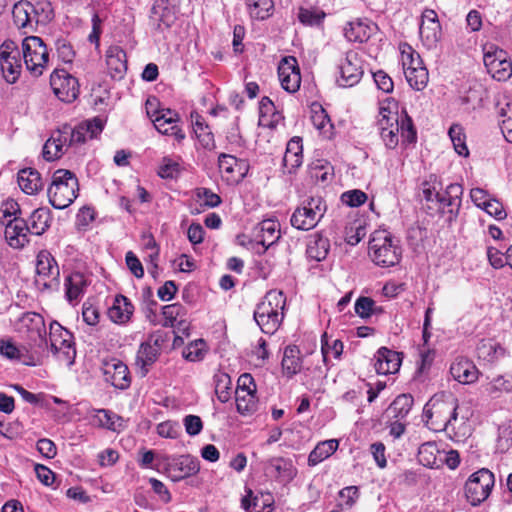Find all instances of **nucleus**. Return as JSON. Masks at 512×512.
<instances>
[{
    "instance_id": "25",
    "label": "nucleus",
    "mask_w": 512,
    "mask_h": 512,
    "mask_svg": "<svg viewBox=\"0 0 512 512\" xmlns=\"http://www.w3.org/2000/svg\"><path fill=\"white\" fill-rule=\"evenodd\" d=\"M268 468L281 483L291 482L297 475V469L292 460L283 457H274L269 460Z\"/></svg>"
},
{
    "instance_id": "41",
    "label": "nucleus",
    "mask_w": 512,
    "mask_h": 512,
    "mask_svg": "<svg viewBox=\"0 0 512 512\" xmlns=\"http://www.w3.org/2000/svg\"><path fill=\"white\" fill-rule=\"evenodd\" d=\"M397 104L392 98H387L380 103L378 125L389 124L392 121H399Z\"/></svg>"
},
{
    "instance_id": "33",
    "label": "nucleus",
    "mask_w": 512,
    "mask_h": 512,
    "mask_svg": "<svg viewBox=\"0 0 512 512\" xmlns=\"http://www.w3.org/2000/svg\"><path fill=\"white\" fill-rule=\"evenodd\" d=\"M51 215L46 208H38L34 210L29 218V231L35 235H42L50 226Z\"/></svg>"
},
{
    "instance_id": "48",
    "label": "nucleus",
    "mask_w": 512,
    "mask_h": 512,
    "mask_svg": "<svg viewBox=\"0 0 512 512\" xmlns=\"http://www.w3.org/2000/svg\"><path fill=\"white\" fill-rule=\"evenodd\" d=\"M356 314L361 318H369L375 313V301L370 297H359L354 305Z\"/></svg>"
},
{
    "instance_id": "7",
    "label": "nucleus",
    "mask_w": 512,
    "mask_h": 512,
    "mask_svg": "<svg viewBox=\"0 0 512 512\" xmlns=\"http://www.w3.org/2000/svg\"><path fill=\"white\" fill-rule=\"evenodd\" d=\"M380 136L385 146L394 149L399 143V132L403 143L416 142L417 135L412 119L404 113L399 121L379 126Z\"/></svg>"
},
{
    "instance_id": "63",
    "label": "nucleus",
    "mask_w": 512,
    "mask_h": 512,
    "mask_svg": "<svg viewBox=\"0 0 512 512\" xmlns=\"http://www.w3.org/2000/svg\"><path fill=\"white\" fill-rule=\"evenodd\" d=\"M183 424L185 426L187 434H189L190 436L198 435L203 428L201 418L196 415H187L183 419Z\"/></svg>"
},
{
    "instance_id": "23",
    "label": "nucleus",
    "mask_w": 512,
    "mask_h": 512,
    "mask_svg": "<svg viewBox=\"0 0 512 512\" xmlns=\"http://www.w3.org/2000/svg\"><path fill=\"white\" fill-rule=\"evenodd\" d=\"M258 243L268 248L280 238V224L274 219H265L254 229Z\"/></svg>"
},
{
    "instance_id": "28",
    "label": "nucleus",
    "mask_w": 512,
    "mask_h": 512,
    "mask_svg": "<svg viewBox=\"0 0 512 512\" xmlns=\"http://www.w3.org/2000/svg\"><path fill=\"white\" fill-rule=\"evenodd\" d=\"M133 311L134 306L129 299L123 295H118L108 310V316L115 323H125L130 319Z\"/></svg>"
},
{
    "instance_id": "59",
    "label": "nucleus",
    "mask_w": 512,
    "mask_h": 512,
    "mask_svg": "<svg viewBox=\"0 0 512 512\" xmlns=\"http://www.w3.org/2000/svg\"><path fill=\"white\" fill-rule=\"evenodd\" d=\"M359 496L358 488L356 486L345 487L339 492V505L351 507Z\"/></svg>"
},
{
    "instance_id": "10",
    "label": "nucleus",
    "mask_w": 512,
    "mask_h": 512,
    "mask_svg": "<svg viewBox=\"0 0 512 512\" xmlns=\"http://www.w3.org/2000/svg\"><path fill=\"white\" fill-rule=\"evenodd\" d=\"M0 69L7 83H15L22 70L20 52L17 44L12 40H6L0 46Z\"/></svg>"
},
{
    "instance_id": "54",
    "label": "nucleus",
    "mask_w": 512,
    "mask_h": 512,
    "mask_svg": "<svg viewBox=\"0 0 512 512\" xmlns=\"http://www.w3.org/2000/svg\"><path fill=\"white\" fill-rule=\"evenodd\" d=\"M157 360V354H137L135 365L137 373L144 377L149 371V367Z\"/></svg>"
},
{
    "instance_id": "64",
    "label": "nucleus",
    "mask_w": 512,
    "mask_h": 512,
    "mask_svg": "<svg viewBox=\"0 0 512 512\" xmlns=\"http://www.w3.org/2000/svg\"><path fill=\"white\" fill-rule=\"evenodd\" d=\"M300 358L296 354H284L282 368L288 375H294L300 370Z\"/></svg>"
},
{
    "instance_id": "3",
    "label": "nucleus",
    "mask_w": 512,
    "mask_h": 512,
    "mask_svg": "<svg viewBox=\"0 0 512 512\" xmlns=\"http://www.w3.org/2000/svg\"><path fill=\"white\" fill-rule=\"evenodd\" d=\"M79 183L70 170L58 169L52 175L47 194L50 204L56 209L70 206L78 196Z\"/></svg>"
},
{
    "instance_id": "8",
    "label": "nucleus",
    "mask_w": 512,
    "mask_h": 512,
    "mask_svg": "<svg viewBox=\"0 0 512 512\" xmlns=\"http://www.w3.org/2000/svg\"><path fill=\"white\" fill-rule=\"evenodd\" d=\"M483 61L488 73L498 81H505L512 76V62L503 49L494 44L483 48Z\"/></svg>"
},
{
    "instance_id": "43",
    "label": "nucleus",
    "mask_w": 512,
    "mask_h": 512,
    "mask_svg": "<svg viewBox=\"0 0 512 512\" xmlns=\"http://www.w3.org/2000/svg\"><path fill=\"white\" fill-rule=\"evenodd\" d=\"M404 74L409 85L417 91L423 90L428 84L429 74L426 67L414 70L412 69L404 72Z\"/></svg>"
},
{
    "instance_id": "2",
    "label": "nucleus",
    "mask_w": 512,
    "mask_h": 512,
    "mask_svg": "<svg viewBox=\"0 0 512 512\" xmlns=\"http://www.w3.org/2000/svg\"><path fill=\"white\" fill-rule=\"evenodd\" d=\"M286 298L282 291L270 290L257 305L254 319L262 332L274 334L284 318Z\"/></svg>"
},
{
    "instance_id": "1",
    "label": "nucleus",
    "mask_w": 512,
    "mask_h": 512,
    "mask_svg": "<svg viewBox=\"0 0 512 512\" xmlns=\"http://www.w3.org/2000/svg\"><path fill=\"white\" fill-rule=\"evenodd\" d=\"M458 402L455 398H432L425 405L423 416L426 426L435 432L444 431L455 442H463L471 434L465 417H458Z\"/></svg>"
},
{
    "instance_id": "15",
    "label": "nucleus",
    "mask_w": 512,
    "mask_h": 512,
    "mask_svg": "<svg viewBox=\"0 0 512 512\" xmlns=\"http://www.w3.org/2000/svg\"><path fill=\"white\" fill-rule=\"evenodd\" d=\"M419 35L426 48H436L442 36V29L434 10L427 9L422 13Z\"/></svg>"
},
{
    "instance_id": "61",
    "label": "nucleus",
    "mask_w": 512,
    "mask_h": 512,
    "mask_svg": "<svg viewBox=\"0 0 512 512\" xmlns=\"http://www.w3.org/2000/svg\"><path fill=\"white\" fill-rule=\"evenodd\" d=\"M483 210L489 214L490 216H493L497 220H502L506 218L507 213L502 205L501 202H499L495 198H491L487 203L486 206L483 208Z\"/></svg>"
},
{
    "instance_id": "14",
    "label": "nucleus",
    "mask_w": 512,
    "mask_h": 512,
    "mask_svg": "<svg viewBox=\"0 0 512 512\" xmlns=\"http://www.w3.org/2000/svg\"><path fill=\"white\" fill-rule=\"evenodd\" d=\"M36 273V282L42 284L44 288H52L58 284L59 267L53 256L46 250L40 251L37 255Z\"/></svg>"
},
{
    "instance_id": "21",
    "label": "nucleus",
    "mask_w": 512,
    "mask_h": 512,
    "mask_svg": "<svg viewBox=\"0 0 512 512\" xmlns=\"http://www.w3.org/2000/svg\"><path fill=\"white\" fill-rule=\"evenodd\" d=\"M103 130V121L100 118L84 121L74 128L70 126V137L74 145L82 144L87 139L97 137Z\"/></svg>"
},
{
    "instance_id": "53",
    "label": "nucleus",
    "mask_w": 512,
    "mask_h": 512,
    "mask_svg": "<svg viewBox=\"0 0 512 512\" xmlns=\"http://www.w3.org/2000/svg\"><path fill=\"white\" fill-rule=\"evenodd\" d=\"M178 173H179L178 162H176L168 157L163 158L162 163L159 166L158 175L161 178H173V177L177 176Z\"/></svg>"
},
{
    "instance_id": "32",
    "label": "nucleus",
    "mask_w": 512,
    "mask_h": 512,
    "mask_svg": "<svg viewBox=\"0 0 512 512\" xmlns=\"http://www.w3.org/2000/svg\"><path fill=\"white\" fill-rule=\"evenodd\" d=\"M66 297L69 302L79 300L87 287L83 274L76 272L71 274L65 281Z\"/></svg>"
},
{
    "instance_id": "58",
    "label": "nucleus",
    "mask_w": 512,
    "mask_h": 512,
    "mask_svg": "<svg viewBox=\"0 0 512 512\" xmlns=\"http://www.w3.org/2000/svg\"><path fill=\"white\" fill-rule=\"evenodd\" d=\"M274 111H276L274 103L268 97H263L259 106V124L270 125L268 118Z\"/></svg>"
},
{
    "instance_id": "31",
    "label": "nucleus",
    "mask_w": 512,
    "mask_h": 512,
    "mask_svg": "<svg viewBox=\"0 0 512 512\" xmlns=\"http://www.w3.org/2000/svg\"><path fill=\"white\" fill-rule=\"evenodd\" d=\"M402 354H378L374 363L375 371L380 375L394 374L398 372Z\"/></svg>"
},
{
    "instance_id": "12",
    "label": "nucleus",
    "mask_w": 512,
    "mask_h": 512,
    "mask_svg": "<svg viewBox=\"0 0 512 512\" xmlns=\"http://www.w3.org/2000/svg\"><path fill=\"white\" fill-rule=\"evenodd\" d=\"M218 167L222 179L229 185L238 184L247 175L249 170L247 161L226 153L219 155Z\"/></svg>"
},
{
    "instance_id": "46",
    "label": "nucleus",
    "mask_w": 512,
    "mask_h": 512,
    "mask_svg": "<svg viewBox=\"0 0 512 512\" xmlns=\"http://www.w3.org/2000/svg\"><path fill=\"white\" fill-rule=\"evenodd\" d=\"M177 465L182 473L179 478L195 475L200 469L199 461L189 455L181 456L178 459Z\"/></svg>"
},
{
    "instance_id": "29",
    "label": "nucleus",
    "mask_w": 512,
    "mask_h": 512,
    "mask_svg": "<svg viewBox=\"0 0 512 512\" xmlns=\"http://www.w3.org/2000/svg\"><path fill=\"white\" fill-rule=\"evenodd\" d=\"M329 250V240L322 235L315 234L308 241L306 253L308 258L320 262L326 259Z\"/></svg>"
},
{
    "instance_id": "42",
    "label": "nucleus",
    "mask_w": 512,
    "mask_h": 512,
    "mask_svg": "<svg viewBox=\"0 0 512 512\" xmlns=\"http://www.w3.org/2000/svg\"><path fill=\"white\" fill-rule=\"evenodd\" d=\"M401 62L404 72L425 67L420 55L409 45L401 49Z\"/></svg>"
},
{
    "instance_id": "52",
    "label": "nucleus",
    "mask_w": 512,
    "mask_h": 512,
    "mask_svg": "<svg viewBox=\"0 0 512 512\" xmlns=\"http://www.w3.org/2000/svg\"><path fill=\"white\" fill-rule=\"evenodd\" d=\"M341 200L350 207H358L365 203L367 195L361 190H351L344 192L341 196Z\"/></svg>"
},
{
    "instance_id": "19",
    "label": "nucleus",
    "mask_w": 512,
    "mask_h": 512,
    "mask_svg": "<svg viewBox=\"0 0 512 512\" xmlns=\"http://www.w3.org/2000/svg\"><path fill=\"white\" fill-rule=\"evenodd\" d=\"M29 233L27 222L20 217L15 216L5 224V237L11 247H24L29 242Z\"/></svg>"
},
{
    "instance_id": "47",
    "label": "nucleus",
    "mask_w": 512,
    "mask_h": 512,
    "mask_svg": "<svg viewBox=\"0 0 512 512\" xmlns=\"http://www.w3.org/2000/svg\"><path fill=\"white\" fill-rule=\"evenodd\" d=\"M440 190H442V184L435 175H430L429 179L423 183V196L427 201L437 202Z\"/></svg>"
},
{
    "instance_id": "26",
    "label": "nucleus",
    "mask_w": 512,
    "mask_h": 512,
    "mask_svg": "<svg viewBox=\"0 0 512 512\" xmlns=\"http://www.w3.org/2000/svg\"><path fill=\"white\" fill-rule=\"evenodd\" d=\"M49 339L55 352L73 348V335L57 322L50 325Z\"/></svg>"
},
{
    "instance_id": "51",
    "label": "nucleus",
    "mask_w": 512,
    "mask_h": 512,
    "mask_svg": "<svg viewBox=\"0 0 512 512\" xmlns=\"http://www.w3.org/2000/svg\"><path fill=\"white\" fill-rule=\"evenodd\" d=\"M64 153L65 151L63 150V148L60 145H58V142H56L55 139L52 137H50L44 144L43 157L48 161L58 159Z\"/></svg>"
},
{
    "instance_id": "40",
    "label": "nucleus",
    "mask_w": 512,
    "mask_h": 512,
    "mask_svg": "<svg viewBox=\"0 0 512 512\" xmlns=\"http://www.w3.org/2000/svg\"><path fill=\"white\" fill-rule=\"evenodd\" d=\"M413 405V397L411 395L402 394L397 396L390 404L388 411L395 418L402 419L407 416Z\"/></svg>"
},
{
    "instance_id": "20",
    "label": "nucleus",
    "mask_w": 512,
    "mask_h": 512,
    "mask_svg": "<svg viewBox=\"0 0 512 512\" xmlns=\"http://www.w3.org/2000/svg\"><path fill=\"white\" fill-rule=\"evenodd\" d=\"M13 22L24 33L32 31L36 20L34 5L29 1L21 0L13 6Z\"/></svg>"
},
{
    "instance_id": "49",
    "label": "nucleus",
    "mask_w": 512,
    "mask_h": 512,
    "mask_svg": "<svg viewBox=\"0 0 512 512\" xmlns=\"http://www.w3.org/2000/svg\"><path fill=\"white\" fill-rule=\"evenodd\" d=\"M34 9L36 16L35 24L49 22L54 17L53 8L49 1H38L34 5Z\"/></svg>"
},
{
    "instance_id": "44",
    "label": "nucleus",
    "mask_w": 512,
    "mask_h": 512,
    "mask_svg": "<svg viewBox=\"0 0 512 512\" xmlns=\"http://www.w3.org/2000/svg\"><path fill=\"white\" fill-rule=\"evenodd\" d=\"M450 139L453 143L455 151L460 156H468L469 150L466 145V136L462 126L454 124L450 127L448 132Z\"/></svg>"
},
{
    "instance_id": "5",
    "label": "nucleus",
    "mask_w": 512,
    "mask_h": 512,
    "mask_svg": "<svg viewBox=\"0 0 512 512\" xmlns=\"http://www.w3.org/2000/svg\"><path fill=\"white\" fill-rule=\"evenodd\" d=\"M326 211L325 202L320 197H311L293 212L290 222L298 230L313 229Z\"/></svg>"
},
{
    "instance_id": "11",
    "label": "nucleus",
    "mask_w": 512,
    "mask_h": 512,
    "mask_svg": "<svg viewBox=\"0 0 512 512\" xmlns=\"http://www.w3.org/2000/svg\"><path fill=\"white\" fill-rule=\"evenodd\" d=\"M50 86L55 96L65 103L73 102L79 95L78 80L65 69H55L52 72Z\"/></svg>"
},
{
    "instance_id": "55",
    "label": "nucleus",
    "mask_w": 512,
    "mask_h": 512,
    "mask_svg": "<svg viewBox=\"0 0 512 512\" xmlns=\"http://www.w3.org/2000/svg\"><path fill=\"white\" fill-rule=\"evenodd\" d=\"M298 17L303 24L317 25L324 19L325 13L319 10L300 9Z\"/></svg>"
},
{
    "instance_id": "34",
    "label": "nucleus",
    "mask_w": 512,
    "mask_h": 512,
    "mask_svg": "<svg viewBox=\"0 0 512 512\" xmlns=\"http://www.w3.org/2000/svg\"><path fill=\"white\" fill-rule=\"evenodd\" d=\"M512 391V376L498 375L491 379L486 385V392L492 398H499L504 393Z\"/></svg>"
},
{
    "instance_id": "36",
    "label": "nucleus",
    "mask_w": 512,
    "mask_h": 512,
    "mask_svg": "<svg viewBox=\"0 0 512 512\" xmlns=\"http://www.w3.org/2000/svg\"><path fill=\"white\" fill-rule=\"evenodd\" d=\"M250 16L256 20H264L271 16L273 9L272 0H244Z\"/></svg>"
},
{
    "instance_id": "17",
    "label": "nucleus",
    "mask_w": 512,
    "mask_h": 512,
    "mask_svg": "<svg viewBox=\"0 0 512 512\" xmlns=\"http://www.w3.org/2000/svg\"><path fill=\"white\" fill-rule=\"evenodd\" d=\"M102 369L106 382L122 390L129 387V371L122 361L116 359L104 361Z\"/></svg>"
},
{
    "instance_id": "24",
    "label": "nucleus",
    "mask_w": 512,
    "mask_h": 512,
    "mask_svg": "<svg viewBox=\"0 0 512 512\" xmlns=\"http://www.w3.org/2000/svg\"><path fill=\"white\" fill-rule=\"evenodd\" d=\"M106 62L113 78H122L127 70L126 53L120 46H110L106 52Z\"/></svg>"
},
{
    "instance_id": "6",
    "label": "nucleus",
    "mask_w": 512,
    "mask_h": 512,
    "mask_svg": "<svg viewBox=\"0 0 512 512\" xmlns=\"http://www.w3.org/2000/svg\"><path fill=\"white\" fill-rule=\"evenodd\" d=\"M23 59L27 70L40 76L48 63L49 54L43 40L38 36H28L22 41Z\"/></svg>"
},
{
    "instance_id": "38",
    "label": "nucleus",
    "mask_w": 512,
    "mask_h": 512,
    "mask_svg": "<svg viewBox=\"0 0 512 512\" xmlns=\"http://www.w3.org/2000/svg\"><path fill=\"white\" fill-rule=\"evenodd\" d=\"M439 450L437 445L433 442L423 443L418 449V461L420 464L426 467L434 468L438 467V456Z\"/></svg>"
},
{
    "instance_id": "50",
    "label": "nucleus",
    "mask_w": 512,
    "mask_h": 512,
    "mask_svg": "<svg viewBox=\"0 0 512 512\" xmlns=\"http://www.w3.org/2000/svg\"><path fill=\"white\" fill-rule=\"evenodd\" d=\"M152 14L155 20L164 24L165 26H170L174 20V16L171 13V10L168 9L162 0L157 1L152 8Z\"/></svg>"
},
{
    "instance_id": "4",
    "label": "nucleus",
    "mask_w": 512,
    "mask_h": 512,
    "mask_svg": "<svg viewBox=\"0 0 512 512\" xmlns=\"http://www.w3.org/2000/svg\"><path fill=\"white\" fill-rule=\"evenodd\" d=\"M401 248L398 241L385 231H376L369 241V256L372 261L382 267H392L401 259Z\"/></svg>"
},
{
    "instance_id": "30",
    "label": "nucleus",
    "mask_w": 512,
    "mask_h": 512,
    "mask_svg": "<svg viewBox=\"0 0 512 512\" xmlns=\"http://www.w3.org/2000/svg\"><path fill=\"white\" fill-rule=\"evenodd\" d=\"M338 445L339 442L336 439H329L318 443L309 454V466H315L330 457L337 450Z\"/></svg>"
},
{
    "instance_id": "57",
    "label": "nucleus",
    "mask_w": 512,
    "mask_h": 512,
    "mask_svg": "<svg viewBox=\"0 0 512 512\" xmlns=\"http://www.w3.org/2000/svg\"><path fill=\"white\" fill-rule=\"evenodd\" d=\"M51 137L54 138L56 142H58V145H60L65 152L70 146L74 145L72 138L70 137L69 125H64L62 128L53 132Z\"/></svg>"
},
{
    "instance_id": "18",
    "label": "nucleus",
    "mask_w": 512,
    "mask_h": 512,
    "mask_svg": "<svg viewBox=\"0 0 512 512\" xmlns=\"http://www.w3.org/2000/svg\"><path fill=\"white\" fill-rule=\"evenodd\" d=\"M180 118L177 112L170 109H161L160 115L153 118L155 129L164 135L174 136L177 140L184 139L185 135L178 127Z\"/></svg>"
},
{
    "instance_id": "16",
    "label": "nucleus",
    "mask_w": 512,
    "mask_h": 512,
    "mask_svg": "<svg viewBox=\"0 0 512 512\" xmlns=\"http://www.w3.org/2000/svg\"><path fill=\"white\" fill-rule=\"evenodd\" d=\"M278 77L282 88L287 92L295 93L299 90L301 75L295 57L286 56L280 61L278 65Z\"/></svg>"
},
{
    "instance_id": "56",
    "label": "nucleus",
    "mask_w": 512,
    "mask_h": 512,
    "mask_svg": "<svg viewBox=\"0 0 512 512\" xmlns=\"http://www.w3.org/2000/svg\"><path fill=\"white\" fill-rule=\"evenodd\" d=\"M197 197L201 201V205L205 207L213 208L217 207L221 203L220 196L207 188L198 189Z\"/></svg>"
},
{
    "instance_id": "62",
    "label": "nucleus",
    "mask_w": 512,
    "mask_h": 512,
    "mask_svg": "<svg viewBox=\"0 0 512 512\" xmlns=\"http://www.w3.org/2000/svg\"><path fill=\"white\" fill-rule=\"evenodd\" d=\"M311 120H312L313 125L318 130H324L325 127L330 122L328 115L326 114L325 110L320 105H317L316 107L312 108Z\"/></svg>"
},
{
    "instance_id": "35",
    "label": "nucleus",
    "mask_w": 512,
    "mask_h": 512,
    "mask_svg": "<svg viewBox=\"0 0 512 512\" xmlns=\"http://www.w3.org/2000/svg\"><path fill=\"white\" fill-rule=\"evenodd\" d=\"M237 411L242 415L254 413L258 408L256 392L241 390L235 394Z\"/></svg>"
},
{
    "instance_id": "13",
    "label": "nucleus",
    "mask_w": 512,
    "mask_h": 512,
    "mask_svg": "<svg viewBox=\"0 0 512 512\" xmlns=\"http://www.w3.org/2000/svg\"><path fill=\"white\" fill-rule=\"evenodd\" d=\"M339 77L337 83L341 87H352L356 85L362 75L363 69L361 59L357 52L348 51L344 58H342L338 65Z\"/></svg>"
},
{
    "instance_id": "22",
    "label": "nucleus",
    "mask_w": 512,
    "mask_h": 512,
    "mask_svg": "<svg viewBox=\"0 0 512 512\" xmlns=\"http://www.w3.org/2000/svg\"><path fill=\"white\" fill-rule=\"evenodd\" d=\"M450 373L460 383L469 384L478 377V370L475 364L465 356H460L451 364Z\"/></svg>"
},
{
    "instance_id": "45",
    "label": "nucleus",
    "mask_w": 512,
    "mask_h": 512,
    "mask_svg": "<svg viewBox=\"0 0 512 512\" xmlns=\"http://www.w3.org/2000/svg\"><path fill=\"white\" fill-rule=\"evenodd\" d=\"M215 393L218 400L222 403L228 402L230 399L231 379L226 373H218L214 376Z\"/></svg>"
},
{
    "instance_id": "27",
    "label": "nucleus",
    "mask_w": 512,
    "mask_h": 512,
    "mask_svg": "<svg viewBox=\"0 0 512 512\" xmlns=\"http://www.w3.org/2000/svg\"><path fill=\"white\" fill-rule=\"evenodd\" d=\"M18 184L28 195L37 194L43 187L39 172L33 168H25L18 172Z\"/></svg>"
},
{
    "instance_id": "39",
    "label": "nucleus",
    "mask_w": 512,
    "mask_h": 512,
    "mask_svg": "<svg viewBox=\"0 0 512 512\" xmlns=\"http://www.w3.org/2000/svg\"><path fill=\"white\" fill-rule=\"evenodd\" d=\"M500 129L504 138L512 143V103L506 101L499 103Z\"/></svg>"
},
{
    "instance_id": "37",
    "label": "nucleus",
    "mask_w": 512,
    "mask_h": 512,
    "mask_svg": "<svg viewBox=\"0 0 512 512\" xmlns=\"http://www.w3.org/2000/svg\"><path fill=\"white\" fill-rule=\"evenodd\" d=\"M371 36V28L363 22L349 23L345 28V37L350 42H366Z\"/></svg>"
},
{
    "instance_id": "9",
    "label": "nucleus",
    "mask_w": 512,
    "mask_h": 512,
    "mask_svg": "<svg viewBox=\"0 0 512 512\" xmlns=\"http://www.w3.org/2000/svg\"><path fill=\"white\" fill-rule=\"evenodd\" d=\"M494 482V474L486 468L473 473L465 484V495L470 504L477 506L486 500Z\"/></svg>"
},
{
    "instance_id": "60",
    "label": "nucleus",
    "mask_w": 512,
    "mask_h": 512,
    "mask_svg": "<svg viewBox=\"0 0 512 512\" xmlns=\"http://www.w3.org/2000/svg\"><path fill=\"white\" fill-rule=\"evenodd\" d=\"M162 314L171 325L176 321H181L184 316V308L180 304H170L163 307Z\"/></svg>"
}]
</instances>
